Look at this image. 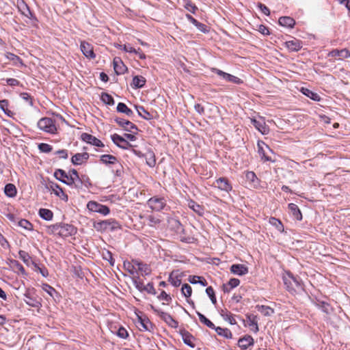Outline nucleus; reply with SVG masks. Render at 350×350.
<instances>
[{
    "label": "nucleus",
    "instance_id": "obj_35",
    "mask_svg": "<svg viewBox=\"0 0 350 350\" xmlns=\"http://www.w3.org/2000/svg\"><path fill=\"white\" fill-rule=\"evenodd\" d=\"M146 83V79L142 76H135L133 79V86L136 88H142Z\"/></svg>",
    "mask_w": 350,
    "mask_h": 350
},
{
    "label": "nucleus",
    "instance_id": "obj_62",
    "mask_svg": "<svg viewBox=\"0 0 350 350\" xmlns=\"http://www.w3.org/2000/svg\"><path fill=\"white\" fill-rule=\"evenodd\" d=\"M258 7L260 8L262 12L265 15L269 16L270 14L269 9L264 4L259 3Z\"/></svg>",
    "mask_w": 350,
    "mask_h": 350
},
{
    "label": "nucleus",
    "instance_id": "obj_16",
    "mask_svg": "<svg viewBox=\"0 0 350 350\" xmlns=\"http://www.w3.org/2000/svg\"><path fill=\"white\" fill-rule=\"evenodd\" d=\"M113 68L117 75L124 74L127 68L120 57H115L113 61Z\"/></svg>",
    "mask_w": 350,
    "mask_h": 350
},
{
    "label": "nucleus",
    "instance_id": "obj_36",
    "mask_svg": "<svg viewBox=\"0 0 350 350\" xmlns=\"http://www.w3.org/2000/svg\"><path fill=\"white\" fill-rule=\"evenodd\" d=\"M218 335L221 336L226 338H231L232 334L230 329L227 328H221L220 327H215V328Z\"/></svg>",
    "mask_w": 350,
    "mask_h": 350
},
{
    "label": "nucleus",
    "instance_id": "obj_4",
    "mask_svg": "<svg viewBox=\"0 0 350 350\" xmlns=\"http://www.w3.org/2000/svg\"><path fill=\"white\" fill-rule=\"evenodd\" d=\"M87 208L90 211L98 213L103 215H107L110 212L109 208L107 206L96 201H90L87 204Z\"/></svg>",
    "mask_w": 350,
    "mask_h": 350
},
{
    "label": "nucleus",
    "instance_id": "obj_54",
    "mask_svg": "<svg viewBox=\"0 0 350 350\" xmlns=\"http://www.w3.org/2000/svg\"><path fill=\"white\" fill-rule=\"evenodd\" d=\"M195 26L201 32H203V33L208 32V27L206 25L203 24V23H201L198 21Z\"/></svg>",
    "mask_w": 350,
    "mask_h": 350
},
{
    "label": "nucleus",
    "instance_id": "obj_48",
    "mask_svg": "<svg viewBox=\"0 0 350 350\" xmlns=\"http://www.w3.org/2000/svg\"><path fill=\"white\" fill-rule=\"evenodd\" d=\"M101 100L104 103L109 105H113L114 104L113 98L107 93H103L101 94Z\"/></svg>",
    "mask_w": 350,
    "mask_h": 350
},
{
    "label": "nucleus",
    "instance_id": "obj_50",
    "mask_svg": "<svg viewBox=\"0 0 350 350\" xmlns=\"http://www.w3.org/2000/svg\"><path fill=\"white\" fill-rule=\"evenodd\" d=\"M181 291H182V293L186 297H189L191 295L192 289H191V287L188 284H185L182 286Z\"/></svg>",
    "mask_w": 350,
    "mask_h": 350
},
{
    "label": "nucleus",
    "instance_id": "obj_55",
    "mask_svg": "<svg viewBox=\"0 0 350 350\" xmlns=\"http://www.w3.org/2000/svg\"><path fill=\"white\" fill-rule=\"evenodd\" d=\"M271 223L273 225H275L278 230H280V231H282L283 230V225L281 223V221H279L278 219H277L275 218H271Z\"/></svg>",
    "mask_w": 350,
    "mask_h": 350
},
{
    "label": "nucleus",
    "instance_id": "obj_6",
    "mask_svg": "<svg viewBox=\"0 0 350 350\" xmlns=\"http://www.w3.org/2000/svg\"><path fill=\"white\" fill-rule=\"evenodd\" d=\"M148 205L152 210L160 211L166 205V201L162 198L152 197L148 200Z\"/></svg>",
    "mask_w": 350,
    "mask_h": 350
},
{
    "label": "nucleus",
    "instance_id": "obj_57",
    "mask_svg": "<svg viewBox=\"0 0 350 350\" xmlns=\"http://www.w3.org/2000/svg\"><path fill=\"white\" fill-rule=\"evenodd\" d=\"M20 258H21L25 262H28L30 257L29 255L25 251L21 250L18 252Z\"/></svg>",
    "mask_w": 350,
    "mask_h": 350
},
{
    "label": "nucleus",
    "instance_id": "obj_42",
    "mask_svg": "<svg viewBox=\"0 0 350 350\" xmlns=\"http://www.w3.org/2000/svg\"><path fill=\"white\" fill-rule=\"evenodd\" d=\"M117 111L120 113H124L129 116L133 114V111H131V109L128 108V107L123 103H119L118 104Z\"/></svg>",
    "mask_w": 350,
    "mask_h": 350
},
{
    "label": "nucleus",
    "instance_id": "obj_15",
    "mask_svg": "<svg viewBox=\"0 0 350 350\" xmlns=\"http://www.w3.org/2000/svg\"><path fill=\"white\" fill-rule=\"evenodd\" d=\"M81 139L83 141H84L90 144L94 145L95 146H97V147L104 146V144L100 139H97L96 137H94L90 134L85 133H83L81 135Z\"/></svg>",
    "mask_w": 350,
    "mask_h": 350
},
{
    "label": "nucleus",
    "instance_id": "obj_53",
    "mask_svg": "<svg viewBox=\"0 0 350 350\" xmlns=\"http://www.w3.org/2000/svg\"><path fill=\"white\" fill-rule=\"evenodd\" d=\"M42 290L49 294L51 297H53V293H56L55 288L46 284L42 285Z\"/></svg>",
    "mask_w": 350,
    "mask_h": 350
},
{
    "label": "nucleus",
    "instance_id": "obj_10",
    "mask_svg": "<svg viewBox=\"0 0 350 350\" xmlns=\"http://www.w3.org/2000/svg\"><path fill=\"white\" fill-rule=\"evenodd\" d=\"M251 122L254 127L262 135L268 134L269 129L266 124L264 118H260L258 120L251 119Z\"/></svg>",
    "mask_w": 350,
    "mask_h": 350
},
{
    "label": "nucleus",
    "instance_id": "obj_37",
    "mask_svg": "<svg viewBox=\"0 0 350 350\" xmlns=\"http://www.w3.org/2000/svg\"><path fill=\"white\" fill-rule=\"evenodd\" d=\"M39 215L42 219L47 221L51 220L53 217V212L51 210L46 208H40L39 211Z\"/></svg>",
    "mask_w": 350,
    "mask_h": 350
},
{
    "label": "nucleus",
    "instance_id": "obj_52",
    "mask_svg": "<svg viewBox=\"0 0 350 350\" xmlns=\"http://www.w3.org/2000/svg\"><path fill=\"white\" fill-rule=\"evenodd\" d=\"M39 150L42 152H50L52 150V147L48 144L41 143L38 146Z\"/></svg>",
    "mask_w": 350,
    "mask_h": 350
},
{
    "label": "nucleus",
    "instance_id": "obj_34",
    "mask_svg": "<svg viewBox=\"0 0 350 350\" xmlns=\"http://www.w3.org/2000/svg\"><path fill=\"white\" fill-rule=\"evenodd\" d=\"M139 272L142 275H148L151 273V269L146 264H143L139 261L137 265V273Z\"/></svg>",
    "mask_w": 350,
    "mask_h": 350
},
{
    "label": "nucleus",
    "instance_id": "obj_32",
    "mask_svg": "<svg viewBox=\"0 0 350 350\" xmlns=\"http://www.w3.org/2000/svg\"><path fill=\"white\" fill-rule=\"evenodd\" d=\"M100 161L105 164H116L118 163L116 157L111 154H103L100 157Z\"/></svg>",
    "mask_w": 350,
    "mask_h": 350
},
{
    "label": "nucleus",
    "instance_id": "obj_43",
    "mask_svg": "<svg viewBox=\"0 0 350 350\" xmlns=\"http://www.w3.org/2000/svg\"><path fill=\"white\" fill-rule=\"evenodd\" d=\"M9 102L8 100H0V109L8 116H12L13 113L8 109Z\"/></svg>",
    "mask_w": 350,
    "mask_h": 350
},
{
    "label": "nucleus",
    "instance_id": "obj_45",
    "mask_svg": "<svg viewBox=\"0 0 350 350\" xmlns=\"http://www.w3.org/2000/svg\"><path fill=\"white\" fill-rule=\"evenodd\" d=\"M138 114L146 120H150L152 118V115L147 111L143 107H136Z\"/></svg>",
    "mask_w": 350,
    "mask_h": 350
},
{
    "label": "nucleus",
    "instance_id": "obj_33",
    "mask_svg": "<svg viewBox=\"0 0 350 350\" xmlns=\"http://www.w3.org/2000/svg\"><path fill=\"white\" fill-rule=\"evenodd\" d=\"M5 56L8 59L12 61L15 66L23 65L21 59L14 53L8 52L5 54Z\"/></svg>",
    "mask_w": 350,
    "mask_h": 350
},
{
    "label": "nucleus",
    "instance_id": "obj_23",
    "mask_svg": "<svg viewBox=\"0 0 350 350\" xmlns=\"http://www.w3.org/2000/svg\"><path fill=\"white\" fill-rule=\"evenodd\" d=\"M285 44L290 51H298L302 47L301 42L297 39L287 41Z\"/></svg>",
    "mask_w": 350,
    "mask_h": 350
},
{
    "label": "nucleus",
    "instance_id": "obj_26",
    "mask_svg": "<svg viewBox=\"0 0 350 350\" xmlns=\"http://www.w3.org/2000/svg\"><path fill=\"white\" fill-rule=\"evenodd\" d=\"M240 284V280L237 278H232L229 280L228 283L223 285V291L225 293H229L232 288L238 286Z\"/></svg>",
    "mask_w": 350,
    "mask_h": 350
},
{
    "label": "nucleus",
    "instance_id": "obj_18",
    "mask_svg": "<svg viewBox=\"0 0 350 350\" xmlns=\"http://www.w3.org/2000/svg\"><path fill=\"white\" fill-rule=\"evenodd\" d=\"M258 319L256 315L254 314H247V322L250 327L251 330L255 333H257L259 331L258 325Z\"/></svg>",
    "mask_w": 350,
    "mask_h": 350
},
{
    "label": "nucleus",
    "instance_id": "obj_64",
    "mask_svg": "<svg viewBox=\"0 0 350 350\" xmlns=\"http://www.w3.org/2000/svg\"><path fill=\"white\" fill-rule=\"evenodd\" d=\"M7 83L10 86H16L19 85L20 82L17 79L10 78L7 79Z\"/></svg>",
    "mask_w": 350,
    "mask_h": 350
},
{
    "label": "nucleus",
    "instance_id": "obj_38",
    "mask_svg": "<svg viewBox=\"0 0 350 350\" xmlns=\"http://www.w3.org/2000/svg\"><path fill=\"white\" fill-rule=\"evenodd\" d=\"M169 281L174 286H179L181 284V279L174 271H172L169 277Z\"/></svg>",
    "mask_w": 350,
    "mask_h": 350
},
{
    "label": "nucleus",
    "instance_id": "obj_27",
    "mask_svg": "<svg viewBox=\"0 0 350 350\" xmlns=\"http://www.w3.org/2000/svg\"><path fill=\"white\" fill-rule=\"evenodd\" d=\"M278 22L280 25L289 28H292L295 24L294 19L289 16H282Z\"/></svg>",
    "mask_w": 350,
    "mask_h": 350
},
{
    "label": "nucleus",
    "instance_id": "obj_41",
    "mask_svg": "<svg viewBox=\"0 0 350 350\" xmlns=\"http://www.w3.org/2000/svg\"><path fill=\"white\" fill-rule=\"evenodd\" d=\"M145 158L147 165L150 167H154L156 164V159L154 154L152 152H148L145 154Z\"/></svg>",
    "mask_w": 350,
    "mask_h": 350
},
{
    "label": "nucleus",
    "instance_id": "obj_31",
    "mask_svg": "<svg viewBox=\"0 0 350 350\" xmlns=\"http://www.w3.org/2000/svg\"><path fill=\"white\" fill-rule=\"evenodd\" d=\"M188 206L199 215H202L204 214V208L202 206L194 201H189L188 202Z\"/></svg>",
    "mask_w": 350,
    "mask_h": 350
},
{
    "label": "nucleus",
    "instance_id": "obj_13",
    "mask_svg": "<svg viewBox=\"0 0 350 350\" xmlns=\"http://www.w3.org/2000/svg\"><path fill=\"white\" fill-rule=\"evenodd\" d=\"M80 48L81 52L86 57L90 59H94L95 57V54L93 51V46L88 42H86L85 41L81 42Z\"/></svg>",
    "mask_w": 350,
    "mask_h": 350
},
{
    "label": "nucleus",
    "instance_id": "obj_40",
    "mask_svg": "<svg viewBox=\"0 0 350 350\" xmlns=\"http://www.w3.org/2000/svg\"><path fill=\"white\" fill-rule=\"evenodd\" d=\"M197 314L199 317L200 321L202 323L206 325L208 327H209L211 329H215V325L209 319H208L204 314H202L200 312H197Z\"/></svg>",
    "mask_w": 350,
    "mask_h": 350
},
{
    "label": "nucleus",
    "instance_id": "obj_22",
    "mask_svg": "<svg viewBox=\"0 0 350 350\" xmlns=\"http://www.w3.org/2000/svg\"><path fill=\"white\" fill-rule=\"evenodd\" d=\"M89 159V154L87 152L77 153L72 157V163L74 165H81L88 161Z\"/></svg>",
    "mask_w": 350,
    "mask_h": 350
},
{
    "label": "nucleus",
    "instance_id": "obj_2",
    "mask_svg": "<svg viewBox=\"0 0 350 350\" xmlns=\"http://www.w3.org/2000/svg\"><path fill=\"white\" fill-rule=\"evenodd\" d=\"M94 227L97 231L106 232L118 229L120 225L115 219H109L94 223Z\"/></svg>",
    "mask_w": 350,
    "mask_h": 350
},
{
    "label": "nucleus",
    "instance_id": "obj_21",
    "mask_svg": "<svg viewBox=\"0 0 350 350\" xmlns=\"http://www.w3.org/2000/svg\"><path fill=\"white\" fill-rule=\"evenodd\" d=\"M139 265V261L137 260H133L131 262H124V268L129 272L130 274L135 275L137 274V265Z\"/></svg>",
    "mask_w": 350,
    "mask_h": 350
},
{
    "label": "nucleus",
    "instance_id": "obj_11",
    "mask_svg": "<svg viewBox=\"0 0 350 350\" xmlns=\"http://www.w3.org/2000/svg\"><path fill=\"white\" fill-rule=\"evenodd\" d=\"M76 232L75 228L70 224H60L59 236L62 237H68Z\"/></svg>",
    "mask_w": 350,
    "mask_h": 350
},
{
    "label": "nucleus",
    "instance_id": "obj_17",
    "mask_svg": "<svg viewBox=\"0 0 350 350\" xmlns=\"http://www.w3.org/2000/svg\"><path fill=\"white\" fill-rule=\"evenodd\" d=\"M254 343V338L250 335H245L240 338L238 341V345L241 349H247L248 347L253 346Z\"/></svg>",
    "mask_w": 350,
    "mask_h": 350
},
{
    "label": "nucleus",
    "instance_id": "obj_1",
    "mask_svg": "<svg viewBox=\"0 0 350 350\" xmlns=\"http://www.w3.org/2000/svg\"><path fill=\"white\" fill-rule=\"evenodd\" d=\"M55 176L57 179L66 183L68 185H71L75 183L76 180H79V177L77 170H72L70 172V175H67L66 173L62 170H57L55 172Z\"/></svg>",
    "mask_w": 350,
    "mask_h": 350
},
{
    "label": "nucleus",
    "instance_id": "obj_8",
    "mask_svg": "<svg viewBox=\"0 0 350 350\" xmlns=\"http://www.w3.org/2000/svg\"><path fill=\"white\" fill-rule=\"evenodd\" d=\"M46 189L54 193L62 200L67 201L68 196L63 191L62 189L57 184L53 182H49L46 185Z\"/></svg>",
    "mask_w": 350,
    "mask_h": 350
},
{
    "label": "nucleus",
    "instance_id": "obj_12",
    "mask_svg": "<svg viewBox=\"0 0 350 350\" xmlns=\"http://www.w3.org/2000/svg\"><path fill=\"white\" fill-rule=\"evenodd\" d=\"M214 185L215 187H217L219 189L226 192L230 191L232 189V187L228 180L224 177H221L217 179Z\"/></svg>",
    "mask_w": 350,
    "mask_h": 350
},
{
    "label": "nucleus",
    "instance_id": "obj_56",
    "mask_svg": "<svg viewBox=\"0 0 350 350\" xmlns=\"http://www.w3.org/2000/svg\"><path fill=\"white\" fill-rule=\"evenodd\" d=\"M119 48L127 53L135 52V49L133 48L129 44L119 45Z\"/></svg>",
    "mask_w": 350,
    "mask_h": 350
},
{
    "label": "nucleus",
    "instance_id": "obj_3",
    "mask_svg": "<svg viewBox=\"0 0 350 350\" xmlns=\"http://www.w3.org/2000/svg\"><path fill=\"white\" fill-rule=\"evenodd\" d=\"M38 128L49 133H55L57 131L54 121L49 118H41L38 122Z\"/></svg>",
    "mask_w": 350,
    "mask_h": 350
},
{
    "label": "nucleus",
    "instance_id": "obj_5",
    "mask_svg": "<svg viewBox=\"0 0 350 350\" xmlns=\"http://www.w3.org/2000/svg\"><path fill=\"white\" fill-rule=\"evenodd\" d=\"M283 280L288 291H295V288H301L300 280L291 273H287V275L284 276Z\"/></svg>",
    "mask_w": 350,
    "mask_h": 350
},
{
    "label": "nucleus",
    "instance_id": "obj_47",
    "mask_svg": "<svg viewBox=\"0 0 350 350\" xmlns=\"http://www.w3.org/2000/svg\"><path fill=\"white\" fill-rule=\"evenodd\" d=\"M302 92L304 94H305L306 96H307L308 97L314 100H320V97L317 93H314L307 88H302Z\"/></svg>",
    "mask_w": 350,
    "mask_h": 350
},
{
    "label": "nucleus",
    "instance_id": "obj_30",
    "mask_svg": "<svg viewBox=\"0 0 350 350\" xmlns=\"http://www.w3.org/2000/svg\"><path fill=\"white\" fill-rule=\"evenodd\" d=\"M256 308L258 312L265 317H270L274 313V310L269 306L264 305H257Z\"/></svg>",
    "mask_w": 350,
    "mask_h": 350
},
{
    "label": "nucleus",
    "instance_id": "obj_60",
    "mask_svg": "<svg viewBox=\"0 0 350 350\" xmlns=\"http://www.w3.org/2000/svg\"><path fill=\"white\" fill-rule=\"evenodd\" d=\"M144 291H146L148 293L150 294H154L155 293V289L151 283H148L146 285H145Z\"/></svg>",
    "mask_w": 350,
    "mask_h": 350
},
{
    "label": "nucleus",
    "instance_id": "obj_51",
    "mask_svg": "<svg viewBox=\"0 0 350 350\" xmlns=\"http://www.w3.org/2000/svg\"><path fill=\"white\" fill-rule=\"evenodd\" d=\"M18 225L26 230H31L32 229V224L26 219H21L19 221Z\"/></svg>",
    "mask_w": 350,
    "mask_h": 350
},
{
    "label": "nucleus",
    "instance_id": "obj_49",
    "mask_svg": "<svg viewBox=\"0 0 350 350\" xmlns=\"http://www.w3.org/2000/svg\"><path fill=\"white\" fill-rule=\"evenodd\" d=\"M59 227H60V224L51 225V226H48L47 231L49 234L59 235Z\"/></svg>",
    "mask_w": 350,
    "mask_h": 350
},
{
    "label": "nucleus",
    "instance_id": "obj_25",
    "mask_svg": "<svg viewBox=\"0 0 350 350\" xmlns=\"http://www.w3.org/2000/svg\"><path fill=\"white\" fill-rule=\"evenodd\" d=\"M116 122L122 126L126 131H132L133 129H137L136 126L131 122L124 119H116Z\"/></svg>",
    "mask_w": 350,
    "mask_h": 350
},
{
    "label": "nucleus",
    "instance_id": "obj_7",
    "mask_svg": "<svg viewBox=\"0 0 350 350\" xmlns=\"http://www.w3.org/2000/svg\"><path fill=\"white\" fill-rule=\"evenodd\" d=\"M212 71L217 74L218 76H219L221 79L225 80L228 82H231L235 84H240L242 83L241 79L238 78L237 77H235L234 75H232L229 73L225 72L221 70H219L217 68H213Z\"/></svg>",
    "mask_w": 350,
    "mask_h": 350
},
{
    "label": "nucleus",
    "instance_id": "obj_46",
    "mask_svg": "<svg viewBox=\"0 0 350 350\" xmlns=\"http://www.w3.org/2000/svg\"><path fill=\"white\" fill-rule=\"evenodd\" d=\"M139 326L140 330H149V327L151 326V323L149 320L139 317Z\"/></svg>",
    "mask_w": 350,
    "mask_h": 350
},
{
    "label": "nucleus",
    "instance_id": "obj_44",
    "mask_svg": "<svg viewBox=\"0 0 350 350\" xmlns=\"http://www.w3.org/2000/svg\"><path fill=\"white\" fill-rule=\"evenodd\" d=\"M148 225L152 227H155L159 225L161 222V219L158 216L154 215H148L147 217Z\"/></svg>",
    "mask_w": 350,
    "mask_h": 350
},
{
    "label": "nucleus",
    "instance_id": "obj_9",
    "mask_svg": "<svg viewBox=\"0 0 350 350\" xmlns=\"http://www.w3.org/2000/svg\"><path fill=\"white\" fill-rule=\"evenodd\" d=\"M258 146V152L260 156L262 159L265 161H271V159L269 156V153H271L272 151L269 148V147L263 142L259 141L257 144Z\"/></svg>",
    "mask_w": 350,
    "mask_h": 350
},
{
    "label": "nucleus",
    "instance_id": "obj_28",
    "mask_svg": "<svg viewBox=\"0 0 350 350\" xmlns=\"http://www.w3.org/2000/svg\"><path fill=\"white\" fill-rule=\"evenodd\" d=\"M220 315L222 317V318L228 321L231 325H235L237 324V321L232 315V314L228 311L227 310H221L220 311Z\"/></svg>",
    "mask_w": 350,
    "mask_h": 350
},
{
    "label": "nucleus",
    "instance_id": "obj_63",
    "mask_svg": "<svg viewBox=\"0 0 350 350\" xmlns=\"http://www.w3.org/2000/svg\"><path fill=\"white\" fill-rule=\"evenodd\" d=\"M246 178L247 180L254 182L257 179L256 174L253 172H247L246 174Z\"/></svg>",
    "mask_w": 350,
    "mask_h": 350
},
{
    "label": "nucleus",
    "instance_id": "obj_14",
    "mask_svg": "<svg viewBox=\"0 0 350 350\" xmlns=\"http://www.w3.org/2000/svg\"><path fill=\"white\" fill-rule=\"evenodd\" d=\"M111 139L114 144H116L118 147L121 148L127 149L131 146V145L124 137H122L118 134L112 135Z\"/></svg>",
    "mask_w": 350,
    "mask_h": 350
},
{
    "label": "nucleus",
    "instance_id": "obj_29",
    "mask_svg": "<svg viewBox=\"0 0 350 350\" xmlns=\"http://www.w3.org/2000/svg\"><path fill=\"white\" fill-rule=\"evenodd\" d=\"M331 57H339L341 59L350 57V52L347 49L333 50L329 54Z\"/></svg>",
    "mask_w": 350,
    "mask_h": 350
},
{
    "label": "nucleus",
    "instance_id": "obj_20",
    "mask_svg": "<svg viewBox=\"0 0 350 350\" xmlns=\"http://www.w3.org/2000/svg\"><path fill=\"white\" fill-rule=\"evenodd\" d=\"M157 312L159 316L170 326L172 327H176L178 326V322L170 314L163 311H157Z\"/></svg>",
    "mask_w": 350,
    "mask_h": 350
},
{
    "label": "nucleus",
    "instance_id": "obj_39",
    "mask_svg": "<svg viewBox=\"0 0 350 350\" xmlns=\"http://www.w3.org/2000/svg\"><path fill=\"white\" fill-rule=\"evenodd\" d=\"M4 192L9 197H14L16 194V187L11 183L7 184L5 187Z\"/></svg>",
    "mask_w": 350,
    "mask_h": 350
},
{
    "label": "nucleus",
    "instance_id": "obj_24",
    "mask_svg": "<svg viewBox=\"0 0 350 350\" xmlns=\"http://www.w3.org/2000/svg\"><path fill=\"white\" fill-rule=\"evenodd\" d=\"M288 208L291 211V213L298 221H301L302 219V214L299 208V207L293 203H291L288 204Z\"/></svg>",
    "mask_w": 350,
    "mask_h": 350
},
{
    "label": "nucleus",
    "instance_id": "obj_59",
    "mask_svg": "<svg viewBox=\"0 0 350 350\" xmlns=\"http://www.w3.org/2000/svg\"><path fill=\"white\" fill-rule=\"evenodd\" d=\"M183 337L184 342L185 344L188 345L190 347H193V344L192 342V338L190 335H189L188 334H186L183 335Z\"/></svg>",
    "mask_w": 350,
    "mask_h": 350
},
{
    "label": "nucleus",
    "instance_id": "obj_58",
    "mask_svg": "<svg viewBox=\"0 0 350 350\" xmlns=\"http://www.w3.org/2000/svg\"><path fill=\"white\" fill-rule=\"evenodd\" d=\"M117 335L122 338H126L128 336V332L124 327H120L118 330Z\"/></svg>",
    "mask_w": 350,
    "mask_h": 350
},
{
    "label": "nucleus",
    "instance_id": "obj_61",
    "mask_svg": "<svg viewBox=\"0 0 350 350\" xmlns=\"http://www.w3.org/2000/svg\"><path fill=\"white\" fill-rule=\"evenodd\" d=\"M185 8L190 12L195 14L196 11L198 10V8L192 4L191 3H187L185 5Z\"/></svg>",
    "mask_w": 350,
    "mask_h": 350
},
{
    "label": "nucleus",
    "instance_id": "obj_19",
    "mask_svg": "<svg viewBox=\"0 0 350 350\" xmlns=\"http://www.w3.org/2000/svg\"><path fill=\"white\" fill-rule=\"evenodd\" d=\"M232 273L238 275H243L248 273V268L243 264H234L230 267Z\"/></svg>",
    "mask_w": 350,
    "mask_h": 350
}]
</instances>
